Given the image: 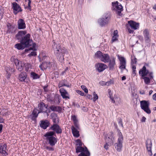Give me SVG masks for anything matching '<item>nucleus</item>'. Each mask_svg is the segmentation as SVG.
Returning a JSON list of instances; mask_svg holds the SVG:
<instances>
[{
    "instance_id": "42",
    "label": "nucleus",
    "mask_w": 156,
    "mask_h": 156,
    "mask_svg": "<svg viewBox=\"0 0 156 156\" xmlns=\"http://www.w3.org/2000/svg\"><path fill=\"white\" fill-rule=\"evenodd\" d=\"M118 37L117 36H113L112 38V42H113L117 41L118 39Z\"/></svg>"
},
{
    "instance_id": "48",
    "label": "nucleus",
    "mask_w": 156,
    "mask_h": 156,
    "mask_svg": "<svg viewBox=\"0 0 156 156\" xmlns=\"http://www.w3.org/2000/svg\"><path fill=\"white\" fill-rule=\"evenodd\" d=\"M137 62V59L136 58H135L134 59L132 60V64H135Z\"/></svg>"
},
{
    "instance_id": "38",
    "label": "nucleus",
    "mask_w": 156,
    "mask_h": 156,
    "mask_svg": "<svg viewBox=\"0 0 156 156\" xmlns=\"http://www.w3.org/2000/svg\"><path fill=\"white\" fill-rule=\"evenodd\" d=\"M28 1L27 6L25 7V8L28 9L30 10L31 9V7L30 6V4L31 3V1L30 0H26V2Z\"/></svg>"
},
{
    "instance_id": "2",
    "label": "nucleus",
    "mask_w": 156,
    "mask_h": 156,
    "mask_svg": "<svg viewBox=\"0 0 156 156\" xmlns=\"http://www.w3.org/2000/svg\"><path fill=\"white\" fill-rule=\"evenodd\" d=\"M82 142L80 139H78L76 140V146L75 147L76 153L80 152L78 156H90V153L87 148L86 147L85 148L83 147H82Z\"/></svg>"
},
{
    "instance_id": "61",
    "label": "nucleus",
    "mask_w": 156,
    "mask_h": 156,
    "mask_svg": "<svg viewBox=\"0 0 156 156\" xmlns=\"http://www.w3.org/2000/svg\"><path fill=\"white\" fill-rule=\"evenodd\" d=\"M139 92L141 94H145V92L143 90H140V91Z\"/></svg>"
},
{
    "instance_id": "35",
    "label": "nucleus",
    "mask_w": 156,
    "mask_h": 156,
    "mask_svg": "<svg viewBox=\"0 0 156 156\" xmlns=\"http://www.w3.org/2000/svg\"><path fill=\"white\" fill-rule=\"evenodd\" d=\"M51 147L48 146L46 145H44V149H46L49 151H53L54 149Z\"/></svg>"
},
{
    "instance_id": "36",
    "label": "nucleus",
    "mask_w": 156,
    "mask_h": 156,
    "mask_svg": "<svg viewBox=\"0 0 156 156\" xmlns=\"http://www.w3.org/2000/svg\"><path fill=\"white\" fill-rule=\"evenodd\" d=\"M144 82L146 84H149L150 82V79L148 77H144Z\"/></svg>"
},
{
    "instance_id": "46",
    "label": "nucleus",
    "mask_w": 156,
    "mask_h": 156,
    "mask_svg": "<svg viewBox=\"0 0 156 156\" xmlns=\"http://www.w3.org/2000/svg\"><path fill=\"white\" fill-rule=\"evenodd\" d=\"M20 61L18 60V59H15L14 60V63L16 65V66H17V65H18L19 64H20Z\"/></svg>"
},
{
    "instance_id": "24",
    "label": "nucleus",
    "mask_w": 156,
    "mask_h": 156,
    "mask_svg": "<svg viewBox=\"0 0 156 156\" xmlns=\"http://www.w3.org/2000/svg\"><path fill=\"white\" fill-rule=\"evenodd\" d=\"M50 123L48 121L45 120V121H41L40 124V126L44 129H46L49 125Z\"/></svg>"
},
{
    "instance_id": "3",
    "label": "nucleus",
    "mask_w": 156,
    "mask_h": 156,
    "mask_svg": "<svg viewBox=\"0 0 156 156\" xmlns=\"http://www.w3.org/2000/svg\"><path fill=\"white\" fill-rule=\"evenodd\" d=\"M55 133L53 131H51L47 133L44 135L46 137V140L48 141V144L51 146H54L57 142V139L53 136Z\"/></svg>"
},
{
    "instance_id": "6",
    "label": "nucleus",
    "mask_w": 156,
    "mask_h": 156,
    "mask_svg": "<svg viewBox=\"0 0 156 156\" xmlns=\"http://www.w3.org/2000/svg\"><path fill=\"white\" fill-rule=\"evenodd\" d=\"M30 35L29 34H26L22 39L20 42L25 47H29L32 44V40L30 39Z\"/></svg>"
},
{
    "instance_id": "56",
    "label": "nucleus",
    "mask_w": 156,
    "mask_h": 156,
    "mask_svg": "<svg viewBox=\"0 0 156 156\" xmlns=\"http://www.w3.org/2000/svg\"><path fill=\"white\" fill-rule=\"evenodd\" d=\"M4 122V119L1 117H0V123H3Z\"/></svg>"
},
{
    "instance_id": "53",
    "label": "nucleus",
    "mask_w": 156,
    "mask_h": 156,
    "mask_svg": "<svg viewBox=\"0 0 156 156\" xmlns=\"http://www.w3.org/2000/svg\"><path fill=\"white\" fill-rule=\"evenodd\" d=\"M118 31L117 30H115L114 31L113 33V36H118Z\"/></svg>"
},
{
    "instance_id": "22",
    "label": "nucleus",
    "mask_w": 156,
    "mask_h": 156,
    "mask_svg": "<svg viewBox=\"0 0 156 156\" xmlns=\"http://www.w3.org/2000/svg\"><path fill=\"white\" fill-rule=\"evenodd\" d=\"M152 146V144L151 141H150L149 143L147 142H146V146L148 152L149 154L151 156L152 155V152L151 151Z\"/></svg>"
},
{
    "instance_id": "58",
    "label": "nucleus",
    "mask_w": 156,
    "mask_h": 156,
    "mask_svg": "<svg viewBox=\"0 0 156 156\" xmlns=\"http://www.w3.org/2000/svg\"><path fill=\"white\" fill-rule=\"evenodd\" d=\"M110 99H111V101L113 103H115V101L114 100V98L112 97H111V96H110Z\"/></svg>"
},
{
    "instance_id": "39",
    "label": "nucleus",
    "mask_w": 156,
    "mask_h": 156,
    "mask_svg": "<svg viewBox=\"0 0 156 156\" xmlns=\"http://www.w3.org/2000/svg\"><path fill=\"white\" fill-rule=\"evenodd\" d=\"M81 88L87 94L88 93V89L85 86L82 85L81 86Z\"/></svg>"
},
{
    "instance_id": "26",
    "label": "nucleus",
    "mask_w": 156,
    "mask_h": 156,
    "mask_svg": "<svg viewBox=\"0 0 156 156\" xmlns=\"http://www.w3.org/2000/svg\"><path fill=\"white\" fill-rule=\"evenodd\" d=\"M106 144L105 145L104 147L105 149L107 150L108 148V146H110L112 142V140L111 138L109 139V137H108V138H106Z\"/></svg>"
},
{
    "instance_id": "13",
    "label": "nucleus",
    "mask_w": 156,
    "mask_h": 156,
    "mask_svg": "<svg viewBox=\"0 0 156 156\" xmlns=\"http://www.w3.org/2000/svg\"><path fill=\"white\" fill-rule=\"evenodd\" d=\"M7 145L6 144H0V153L2 156H5L8 154L6 151Z\"/></svg>"
},
{
    "instance_id": "45",
    "label": "nucleus",
    "mask_w": 156,
    "mask_h": 156,
    "mask_svg": "<svg viewBox=\"0 0 156 156\" xmlns=\"http://www.w3.org/2000/svg\"><path fill=\"white\" fill-rule=\"evenodd\" d=\"M72 119L74 122L78 121L75 115H73L72 116Z\"/></svg>"
},
{
    "instance_id": "32",
    "label": "nucleus",
    "mask_w": 156,
    "mask_h": 156,
    "mask_svg": "<svg viewBox=\"0 0 156 156\" xmlns=\"http://www.w3.org/2000/svg\"><path fill=\"white\" fill-rule=\"evenodd\" d=\"M50 63H48L47 62H44L40 66V67L42 70H43V69H45L47 67L50 66Z\"/></svg>"
},
{
    "instance_id": "43",
    "label": "nucleus",
    "mask_w": 156,
    "mask_h": 156,
    "mask_svg": "<svg viewBox=\"0 0 156 156\" xmlns=\"http://www.w3.org/2000/svg\"><path fill=\"white\" fill-rule=\"evenodd\" d=\"M112 83H113V81L111 80L108 81L107 82H106L105 85L108 86Z\"/></svg>"
},
{
    "instance_id": "14",
    "label": "nucleus",
    "mask_w": 156,
    "mask_h": 156,
    "mask_svg": "<svg viewBox=\"0 0 156 156\" xmlns=\"http://www.w3.org/2000/svg\"><path fill=\"white\" fill-rule=\"evenodd\" d=\"M50 129L55 132L57 133H61L62 130L60 127L57 124H54L50 127Z\"/></svg>"
},
{
    "instance_id": "20",
    "label": "nucleus",
    "mask_w": 156,
    "mask_h": 156,
    "mask_svg": "<svg viewBox=\"0 0 156 156\" xmlns=\"http://www.w3.org/2000/svg\"><path fill=\"white\" fill-rule=\"evenodd\" d=\"M38 108L41 112H45L47 111V107L43 102H41L38 104Z\"/></svg>"
},
{
    "instance_id": "50",
    "label": "nucleus",
    "mask_w": 156,
    "mask_h": 156,
    "mask_svg": "<svg viewBox=\"0 0 156 156\" xmlns=\"http://www.w3.org/2000/svg\"><path fill=\"white\" fill-rule=\"evenodd\" d=\"M74 125L76 126V127L78 129L79 127V125L78 123V121L74 122Z\"/></svg>"
},
{
    "instance_id": "37",
    "label": "nucleus",
    "mask_w": 156,
    "mask_h": 156,
    "mask_svg": "<svg viewBox=\"0 0 156 156\" xmlns=\"http://www.w3.org/2000/svg\"><path fill=\"white\" fill-rule=\"evenodd\" d=\"M5 69L7 73H12L14 71L12 68H10L8 66L5 68Z\"/></svg>"
},
{
    "instance_id": "55",
    "label": "nucleus",
    "mask_w": 156,
    "mask_h": 156,
    "mask_svg": "<svg viewBox=\"0 0 156 156\" xmlns=\"http://www.w3.org/2000/svg\"><path fill=\"white\" fill-rule=\"evenodd\" d=\"M132 69L133 70H135L136 69V66L135 64H132Z\"/></svg>"
},
{
    "instance_id": "7",
    "label": "nucleus",
    "mask_w": 156,
    "mask_h": 156,
    "mask_svg": "<svg viewBox=\"0 0 156 156\" xmlns=\"http://www.w3.org/2000/svg\"><path fill=\"white\" fill-rule=\"evenodd\" d=\"M140 107L147 114H150L151 111L149 108V103L148 101H142L140 102Z\"/></svg>"
},
{
    "instance_id": "8",
    "label": "nucleus",
    "mask_w": 156,
    "mask_h": 156,
    "mask_svg": "<svg viewBox=\"0 0 156 156\" xmlns=\"http://www.w3.org/2000/svg\"><path fill=\"white\" fill-rule=\"evenodd\" d=\"M109 19L110 17L106 15L102 18L99 19L98 23L101 26H105L108 23Z\"/></svg>"
},
{
    "instance_id": "34",
    "label": "nucleus",
    "mask_w": 156,
    "mask_h": 156,
    "mask_svg": "<svg viewBox=\"0 0 156 156\" xmlns=\"http://www.w3.org/2000/svg\"><path fill=\"white\" fill-rule=\"evenodd\" d=\"M24 66V63L20 62V64L17 65L16 68L19 71H21L23 70Z\"/></svg>"
},
{
    "instance_id": "11",
    "label": "nucleus",
    "mask_w": 156,
    "mask_h": 156,
    "mask_svg": "<svg viewBox=\"0 0 156 156\" xmlns=\"http://www.w3.org/2000/svg\"><path fill=\"white\" fill-rule=\"evenodd\" d=\"M119 58L120 61V66L119 68L122 71L123 70L126 69V61L125 59L122 57H119Z\"/></svg>"
},
{
    "instance_id": "10",
    "label": "nucleus",
    "mask_w": 156,
    "mask_h": 156,
    "mask_svg": "<svg viewBox=\"0 0 156 156\" xmlns=\"http://www.w3.org/2000/svg\"><path fill=\"white\" fill-rule=\"evenodd\" d=\"M95 67L96 69L99 72L103 71L108 68V66L106 65L101 63H98L96 64Z\"/></svg>"
},
{
    "instance_id": "9",
    "label": "nucleus",
    "mask_w": 156,
    "mask_h": 156,
    "mask_svg": "<svg viewBox=\"0 0 156 156\" xmlns=\"http://www.w3.org/2000/svg\"><path fill=\"white\" fill-rule=\"evenodd\" d=\"M112 5L114 9L116 11L117 14L121 15V12L123 10L121 4L119 5V2L116 1L112 3Z\"/></svg>"
},
{
    "instance_id": "63",
    "label": "nucleus",
    "mask_w": 156,
    "mask_h": 156,
    "mask_svg": "<svg viewBox=\"0 0 156 156\" xmlns=\"http://www.w3.org/2000/svg\"><path fill=\"white\" fill-rule=\"evenodd\" d=\"M128 31H129V32L130 33H133V30H131L130 29H128Z\"/></svg>"
},
{
    "instance_id": "19",
    "label": "nucleus",
    "mask_w": 156,
    "mask_h": 156,
    "mask_svg": "<svg viewBox=\"0 0 156 156\" xmlns=\"http://www.w3.org/2000/svg\"><path fill=\"white\" fill-rule=\"evenodd\" d=\"M26 33V31L21 30L19 31L16 35V39L18 40H20V41Z\"/></svg>"
},
{
    "instance_id": "27",
    "label": "nucleus",
    "mask_w": 156,
    "mask_h": 156,
    "mask_svg": "<svg viewBox=\"0 0 156 156\" xmlns=\"http://www.w3.org/2000/svg\"><path fill=\"white\" fill-rule=\"evenodd\" d=\"M71 129L74 136L76 137H78L80 135L79 134V132L73 126H72L71 127Z\"/></svg>"
},
{
    "instance_id": "30",
    "label": "nucleus",
    "mask_w": 156,
    "mask_h": 156,
    "mask_svg": "<svg viewBox=\"0 0 156 156\" xmlns=\"http://www.w3.org/2000/svg\"><path fill=\"white\" fill-rule=\"evenodd\" d=\"M40 112V111L39 110L36 109H34L32 113V115H33L32 119H33L34 118H35L37 117L38 116V114Z\"/></svg>"
},
{
    "instance_id": "18",
    "label": "nucleus",
    "mask_w": 156,
    "mask_h": 156,
    "mask_svg": "<svg viewBox=\"0 0 156 156\" xmlns=\"http://www.w3.org/2000/svg\"><path fill=\"white\" fill-rule=\"evenodd\" d=\"M18 28L19 29H24L26 28V24L24 20L22 19H19L18 21Z\"/></svg>"
},
{
    "instance_id": "25",
    "label": "nucleus",
    "mask_w": 156,
    "mask_h": 156,
    "mask_svg": "<svg viewBox=\"0 0 156 156\" xmlns=\"http://www.w3.org/2000/svg\"><path fill=\"white\" fill-rule=\"evenodd\" d=\"M109 63L108 65V67L109 68L110 70H112L114 68V66L115 65V58H112L109 61Z\"/></svg>"
},
{
    "instance_id": "4",
    "label": "nucleus",
    "mask_w": 156,
    "mask_h": 156,
    "mask_svg": "<svg viewBox=\"0 0 156 156\" xmlns=\"http://www.w3.org/2000/svg\"><path fill=\"white\" fill-rule=\"evenodd\" d=\"M95 57L105 63L108 62L109 61V55L108 54H104L100 51H97L95 53Z\"/></svg>"
},
{
    "instance_id": "60",
    "label": "nucleus",
    "mask_w": 156,
    "mask_h": 156,
    "mask_svg": "<svg viewBox=\"0 0 156 156\" xmlns=\"http://www.w3.org/2000/svg\"><path fill=\"white\" fill-rule=\"evenodd\" d=\"M11 73H7L6 77L8 79L10 78Z\"/></svg>"
},
{
    "instance_id": "28",
    "label": "nucleus",
    "mask_w": 156,
    "mask_h": 156,
    "mask_svg": "<svg viewBox=\"0 0 156 156\" xmlns=\"http://www.w3.org/2000/svg\"><path fill=\"white\" fill-rule=\"evenodd\" d=\"M50 109L52 111H56L58 112H60L62 110V108L60 106H51L50 107Z\"/></svg>"
},
{
    "instance_id": "15",
    "label": "nucleus",
    "mask_w": 156,
    "mask_h": 156,
    "mask_svg": "<svg viewBox=\"0 0 156 156\" xmlns=\"http://www.w3.org/2000/svg\"><path fill=\"white\" fill-rule=\"evenodd\" d=\"M128 23L129 25L131 28L134 30L137 29L139 28V23H136L132 20H130L128 21Z\"/></svg>"
},
{
    "instance_id": "57",
    "label": "nucleus",
    "mask_w": 156,
    "mask_h": 156,
    "mask_svg": "<svg viewBox=\"0 0 156 156\" xmlns=\"http://www.w3.org/2000/svg\"><path fill=\"white\" fill-rule=\"evenodd\" d=\"M3 127V125L2 124H0V133L2 132V129Z\"/></svg>"
},
{
    "instance_id": "5",
    "label": "nucleus",
    "mask_w": 156,
    "mask_h": 156,
    "mask_svg": "<svg viewBox=\"0 0 156 156\" xmlns=\"http://www.w3.org/2000/svg\"><path fill=\"white\" fill-rule=\"evenodd\" d=\"M123 138L122 133L119 132L118 140L114 144L115 147L118 151L120 152L122 150L123 147Z\"/></svg>"
},
{
    "instance_id": "54",
    "label": "nucleus",
    "mask_w": 156,
    "mask_h": 156,
    "mask_svg": "<svg viewBox=\"0 0 156 156\" xmlns=\"http://www.w3.org/2000/svg\"><path fill=\"white\" fill-rule=\"evenodd\" d=\"M146 119V118L144 116H143L141 119V121L142 122H145Z\"/></svg>"
},
{
    "instance_id": "64",
    "label": "nucleus",
    "mask_w": 156,
    "mask_h": 156,
    "mask_svg": "<svg viewBox=\"0 0 156 156\" xmlns=\"http://www.w3.org/2000/svg\"><path fill=\"white\" fill-rule=\"evenodd\" d=\"M126 77L125 76H123L122 78V80H126Z\"/></svg>"
},
{
    "instance_id": "41",
    "label": "nucleus",
    "mask_w": 156,
    "mask_h": 156,
    "mask_svg": "<svg viewBox=\"0 0 156 156\" xmlns=\"http://www.w3.org/2000/svg\"><path fill=\"white\" fill-rule=\"evenodd\" d=\"M93 95L94 96L93 101H95L98 98V97L97 94H96L95 92L93 93Z\"/></svg>"
},
{
    "instance_id": "29",
    "label": "nucleus",
    "mask_w": 156,
    "mask_h": 156,
    "mask_svg": "<svg viewBox=\"0 0 156 156\" xmlns=\"http://www.w3.org/2000/svg\"><path fill=\"white\" fill-rule=\"evenodd\" d=\"M51 116L52 117L53 121L54 123H56L59 122L58 119L56 114H52L51 115Z\"/></svg>"
},
{
    "instance_id": "31",
    "label": "nucleus",
    "mask_w": 156,
    "mask_h": 156,
    "mask_svg": "<svg viewBox=\"0 0 156 156\" xmlns=\"http://www.w3.org/2000/svg\"><path fill=\"white\" fill-rule=\"evenodd\" d=\"M15 47L17 48L18 50H22L27 47H25V46L24 44L20 43H18L15 44Z\"/></svg>"
},
{
    "instance_id": "33",
    "label": "nucleus",
    "mask_w": 156,
    "mask_h": 156,
    "mask_svg": "<svg viewBox=\"0 0 156 156\" xmlns=\"http://www.w3.org/2000/svg\"><path fill=\"white\" fill-rule=\"evenodd\" d=\"M30 76L34 80L40 78V76L34 72H31L30 73Z\"/></svg>"
},
{
    "instance_id": "51",
    "label": "nucleus",
    "mask_w": 156,
    "mask_h": 156,
    "mask_svg": "<svg viewBox=\"0 0 156 156\" xmlns=\"http://www.w3.org/2000/svg\"><path fill=\"white\" fill-rule=\"evenodd\" d=\"M106 82L104 81H101L99 82L100 84L102 86L105 85Z\"/></svg>"
},
{
    "instance_id": "62",
    "label": "nucleus",
    "mask_w": 156,
    "mask_h": 156,
    "mask_svg": "<svg viewBox=\"0 0 156 156\" xmlns=\"http://www.w3.org/2000/svg\"><path fill=\"white\" fill-rule=\"evenodd\" d=\"M133 70V76H135L136 74V70Z\"/></svg>"
},
{
    "instance_id": "52",
    "label": "nucleus",
    "mask_w": 156,
    "mask_h": 156,
    "mask_svg": "<svg viewBox=\"0 0 156 156\" xmlns=\"http://www.w3.org/2000/svg\"><path fill=\"white\" fill-rule=\"evenodd\" d=\"M149 73V76L150 77V79L151 80L153 79V73L152 72H151Z\"/></svg>"
},
{
    "instance_id": "1",
    "label": "nucleus",
    "mask_w": 156,
    "mask_h": 156,
    "mask_svg": "<svg viewBox=\"0 0 156 156\" xmlns=\"http://www.w3.org/2000/svg\"><path fill=\"white\" fill-rule=\"evenodd\" d=\"M52 46L57 59L59 62H62L64 60L65 54L68 53L67 50L64 48L61 47L58 42H54Z\"/></svg>"
},
{
    "instance_id": "49",
    "label": "nucleus",
    "mask_w": 156,
    "mask_h": 156,
    "mask_svg": "<svg viewBox=\"0 0 156 156\" xmlns=\"http://www.w3.org/2000/svg\"><path fill=\"white\" fill-rule=\"evenodd\" d=\"M2 8L0 7V19H1L2 18L3 15V12L1 10Z\"/></svg>"
},
{
    "instance_id": "47",
    "label": "nucleus",
    "mask_w": 156,
    "mask_h": 156,
    "mask_svg": "<svg viewBox=\"0 0 156 156\" xmlns=\"http://www.w3.org/2000/svg\"><path fill=\"white\" fill-rule=\"evenodd\" d=\"M37 55V54L36 52L32 51L30 54H29L28 55L29 56H35Z\"/></svg>"
},
{
    "instance_id": "44",
    "label": "nucleus",
    "mask_w": 156,
    "mask_h": 156,
    "mask_svg": "<svg viewBox=\"0 0 156 156\" xmlns=\"http://www.w3.org/2000/svg\"><path fill=\"white\" fill-rule=\"evenodd\" d=\"M76 92L82 96H83L84 95V93L82 91L77 90H76Z\"/></svg>"
},
{
    "instance_id": "40",
    "label": "nucleus",
    "mask_w": 156,
    "mask_h": 156,
    "mask_svg": "<svg viewBox=\"0 0 156 156\" xmlns=\"http://www.w3.org/2000/svg\"><path fill=\"white\" fill-rule=\"evenodd\" d=\"M66 86V84L65 83V81L62 80L58 84V86L59 88L62 87Z\"/></svg>"
},
{
    "instance_id": "59",
    "label": "nucleus",
    "mask_w": 156,
    "mask_h": 156,
    "mask_svg": "<svg viewBox=\"0 0 156 156\" xmlns=\"http://www.w3.org/2000/svg\"><path fill=\"white\" fill-rule=\"evenodd\" d=\"M153 98L154 100L156 101V93L153 95Z\"/></svg>"
},
{
    "instance_id": "12",
    "label": "nucleus",
    "mask_w": 156,
    "mask_h": 156,
    "mask_svg": "<svg viewBox=\"0 0 156 156\" xmlns=\"http://www.w3.org/2000/svg\"><path fill=\"white\" fill-rule=\"evenodd\" d=\"M12 8L13 12L15 14H17L18 12H21L22 9L20 6L16 2L12 3Z\"/></svg>"
},
{
    "instance_id": "21",
    "label": "nucleus",
    "mask_w": 156,
    "mask_h": 156,
    "mask_svg": "<svg viewBox=\"0 0 156 156\" xmlns=\"http://www.w3.org/2000/svg\"><path fill=\"white\" fill-rule=\"evenodd\" d=\"M149 73L148 70L146 69V67L144 66L139 71V74L140 75H141L142 77H144L147 76Z\"/></svg>"
},
{
    "instance_id": "16",
    "label": "nucleus",
    "mask_w": 156,
    "mask_h": 156,
    "mask_svg": "<svg viewBox=\"0 0 156 156\" xmlns=\"http://www.w3.org/2000/svg\"><path fill=\"white\" fill-rule=\"evenodd\" d=\"M143 34L145 41L147 42H149L150 41V37L148 29L144 30L143 31Z\"/></svg>"
},
{
    "instance_id": "23",
    "label": "nucleus",
    "mask_w": 156,
    "mask_h": 156,
    "mask_svg": "<svg viewBox=\"0 0 156 156\" xmlns=\"http://www.w3.org/2000/svg\"><path fill=\"white\" fill-rule=\"evenodd\" d=\"M27 77V75L26 73L25 72H22L19 74L18 79L21 82H24Z\"/></svg>"
},
{
    "instance_id": "17",
    "label": "nucleus",
    "mask_w": 156,
    "mask_h": 156,
    "mask_svg": "<svg viewBox=\"0 0 156 156\" xmlns=\"http://www.w3.org/2000/svg\"><path fill=\"white\" fill-rule=\"evenodd\" d=\"M61 95L63 98L69 99V94L67 91L63 88H62L59 90Z\"/></svg>"
}]
</instances>
